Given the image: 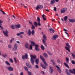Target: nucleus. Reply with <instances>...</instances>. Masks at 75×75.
I'll list each match as a JSON object with an SVG mask.
<instances>
[{"instance_id":"nucleus-49","label":"nucleus","mask_w":75,"mask_h":75,"mask_svg":"<svg viewBox=\"0 0 75 75\" xmlns=\"http://www.w3.org/2000/svg\"><path fill=\"white\" fill-rule=\"evenodd\" d=\"M65 72L67 73V74L69 73V72L68 70L67 69H66V70L65 71Z\"/></svg>"},{"instance_id":"nucleus-16","label":"nucleus","mask_w":75,"mask_h":75,"mask_svg":"<svg viewBox=\"0 0 75 75\" xmlns=\"http://www.w3.org/2000/svg\"><path fill=\"white\" fill-rule=\"evenodd\" d=\"M43 55L44 57H45V58H48V56L47 54L46 53H43Z\"/></svg>"},{"instance_id":"nucleus-29","label":"nucleus","mask_w":75,"mask_h":75,"mask_svg":"<svg viewBox=\"0 0 75 75\" xmlns=\"http://www.w3.org/2000/svg\"><path fill=\"white\" fill-rule=\"evenodd\" d=\"M41 49H42V50H45V48H44V46H43V45H41Z\"/></svg>"},{"instance_id":"nucleus-28","label":"nucleus","mask_w":75,"mask_h":75,"mask_svg":"<svg viewBox=\"0 0 75 75\" xmlns=\"http://www.w3.org/2000/svg\"><path fill=\"white\" fill-rule=\"evenodd\" d=\"M34 24L35 27H37L38 25V24H37V23L36 22H34Z\"/></svg>"},{"instance_id":"nucleus-7","label":"nucleus","mask_w":75,"mask_h":75,"mask_svg":"<svg viewBox=\"0 0 75 75\" xmlns=\"http://www.w3.org/2000/svg\"><path fill=\"white\" fill-rule=\"evenodd\" d=\"M3 33L6 37H8V31L7 30H6V31L3 30Z\"/></svg>"},{"instance_id":"nucleus-38","label":"nucleus","mask_w":75,"mask_h":75,"mask_svg":"<svg viewBox=\"0 0 75 75\" xmlns=\"http://www.w3.org/2000/svg\"><path fill=\"white\" fill-rule=\"evenodd\" d=\"M25 47L26 48H28V44L27 43L25 44Z\"/></svg>"},{"instance_id":"nucleus-21","label":"nucleus","mask_w":75,"mask_h":75,"mask_svg":"<svg viewBox=\"0 0 75 75\" xmlns=\"http://www.w3.org/2000/svg\"><path fill=\"white\" fill-rule=\"evenodd\" d=\"M39 61V59L37 58L35 60V62L37 64H38V62Z\"/></svg>"},{"instance_id":"nucleus-9","label":"nucleus","mask_w":75,"mask_h":75,"mask_svg":"<svg viewBox=\"0 0 75 75\" xmlns=\"http://www.w3.org/2000/svg\"><path fill=\"white\" fill-rule=\"evenodd\" d=\"M7 69L9 71H13V67L11 66L8 67L7 68Z\"/></svg>"},{"instance_id":"nucleus-1","label":"nucleus","mask_w":75,"mask_h":75,"mask_svg":"<svg viewBox=\"0 0 75 75\" xmlns=\"http://www.w3.org/2000/svg\"><path fill=\"white\" fill-rule=\"evenodd\" d=\"M31 44L32 46H33V47H34V46H35V50H36V51H40V49H39L38 48L39 46L38 45L35 44V42L33 41H31Z\"/></svg>"},{"instance_id":"nucleus-36","label":"nucleus","mask_w":75,"mask_h":75,"mask_svg":"<svg viewBox=\"0 0 75 75\" xmlns=\"http://www.w3.org/2000/svg\"><path fill=\"white\" fill-rule=\"evenodd\" d=\"M35 27L33 25H32V27L31 28V29H32V30H34V29H35Z\"/></svg>"},{"instance_id":"nucleus-54","label":"nucleus","mask_w":75,"mask_h":75,"mask_svg":"<svg viewBox=\"0 0 75 75\" xmlns=\"http://www.w3.org/2000/svg\"><path fill=\"white\" fill-rule=\"evenodd\" d=\"M38 25L39 26H41V23H40V22H38Z\"/></svg>"},{"instance_id":"nucleus-35","label":"nucleus","mask_w":75,"mask_h":75,"mask_svg":"<svg viewBox=\"0 0 75 75\" xmlns=\"http://www.w3.org/2000/svg\"><path fill=\"white\" fill-rule=\"evenodd\" d=\"M51 61L53 63V65H55V62H54V60L51 59Z\"/></svg>"},{"instance_id":"nucleus-31","label":"nucleus","mask_w":75,"mask_h":75,"mask_svg":"<svg viewBox=\"0 0 75 75\" xmlns=\"http://www.w3.org/2000/svg\"><path fill=\"white\" fill-rule=\"evenodd\" d=\"M54 3H55V1L54 0H53L51 1L50 4H51L52 5Z\"/></svg>"},{"instance_id":"nucleus-40","label":"nucleus","mask_w":75,"mask_h":75,"mask_svg":"<svg viewBox=\"0 0 75 75\" xmlns=\"http://www.w3.org/2000/svg\"><path fill=\"white\" fill-rule=\"evenodd\" d=\"M8 47L10 48V49H11L12 47V45H8Z\"/></svg>"},{"instance_id":"nucleus-46","label":"nucleus","mask_w":75,"mask_h":75,"mask_svg":"<svg viewBox=\"0 0 75 75\" xmlns=\"http://www.w3.org/2000/svg\"><path fill=\"white\" fill-rule=\"evenodd\" d=\"M73 74H75V69H73Z\"/></svg>"},{"instance_id":"nucleus-43","label":"nucleus","mask_w":75,"mask_h":75,"mask_svg":"<svg viewBox=\"0 0 75 75\" xmlns=\"http://www.w3.org/2000/svg\"><path fill=\"white\" fill-rule=\"evenodd\" d=\"M41 74H43V75H45V73H44V72L43 71H41L40 72Z\"/></svg>"},{"instance_id":"nucleus-14","label":"nucleus","mask_w":75,"mask_h":75,"mask_svg":"<svg viewBox=\"0 0 75 75\" xmlns=\"http://www.w3.org/2000/svg\"><path fill=\"white\" fill-rule=\"evenodd\" d=\"M69 20L70 22L71 23H74L75 22V19L74 18L72 19H69Z\"/></svg>"},{"instance_id":"nucleus-8","label":"nucleus","mask_w":75,"mask_h":75,"mask_svg":"<svg viewBox=\"0 0 75 75\" xmlns=\"http://www.w3.org/2000/svg\"><path fill=\"white\" fill-rule=\"evenodd\" d=\"M25 58V59H27L28 58V54H27L25 53L24 56V55H23L22 56V58L23 59H24Z\"/></svg>"},{"instance_id":"nucleus-10","label":"nucleus","mask_w":75,"mask_h":75,"mask_svg":"<svg viewBox=\"0 0 75 75\" xmlns=\"http://www.w3.org/2000/svg\"><path fill=\"white\" fill-rule=\"evenodd\" d=\"M53 71H54L53 68L52 67H50V74H52V73H53Z\"/></svg>"},{"instance_id":"nucleus-32","label":"nucleus","mask_w":75,"mask_h":75,"mask_svg":"<svg viewBox=\"0 0 75 75\" xmlns=\"http://www.w3.org/2000/svg\"><path fill=\"white\" fill-rule=\"evenodd\" d=\"M5 64H6V65H9V66L10 65V64L9 63L7 62V61H6L5 62Z\"/></svg>"},{"instance_id":"nucleus-13","label":"nucleus","mask_w":75,"mask_h":75,"mask_svg":"<svg viewBox=\"0 0 75 75\" xmlns=\"http://www.w3.org/2000/svg\"><path fill=\"white\" fill-rule=\"evenodd\" d=\"M58 35H54L53 36V37H52V39L55 40H56V39H57V38H58Z\"/></svg>"},{"instance_id":"nucleus-60","label":"nucleus","mask_w":75,"mask_h":75,"mask_svg":"<svg viewBox=\"0 0 75 75\" xmlns=\"http://www.w3.org/2000/svg\"><path fill=\"white\" fill-rule=\"evenodd\" d=\"M35 67L36 68L38 69L39 68L38 65H36Z\"/></svg>"},{"instance_id":"nucleus-2","label":"nucleus","mask_w":75,"mask_h":75,"mask_svg":"<svg viewBox=\"0 0 75 75\" xmlns=\"http://www.w3.org/2000/svg\"><path fill=\"white\" fill-rule=\"evenodd\" d=\"M42 37L43 39L42 40V42L44 44V46L47 47V43L45 42V41L47 40V36L45 35L44 34L43 35Z\"/></svg>"},{"instance_id":"nucleus-23","label":"nucleus","mask_w":75,"mask_h":75,"mask_svg":"<svg viewBox=\"0 0 75 75\" xmlns=\"http://www.w3.org/2000/svg\"><path fill=\"white\" fill-rule=\"evenodd\" d=\"M66 62H67V64L69 63V58H68V57H66Z\"/></svg>"},{"instance_id":"nucleus-42","label":"nucleus","mask_w":75,"mask_h":75,"mask_svg":"<svg viewBox=\"0 0 75 75\" xmlns=\"http://www.w3.org/2000/svg\"><path fill=\"white\" fill-rule=\"evenodd\" d=\"M28 68H30V69H32V66L30 64L28 66Z\"/></svg>"},{"instance_id":"nucleus-19","label":"nucleus","mask_w":75,"mask_h":75,"mask_svg":"<svg viewBox=\"0 0 75 75\" xmlns=\"http://www.w3.org/2000/svg\"><path fill=\"white\" fill-rule=\"evenodd\" d=\"M1 23H3V22H2L1 20H0V28L1 29V30H3V27L1 25Z\"/></svg>"},{"instance_id":"nucleus-26","label":"nucleus","mask_w":75,"mask_h":75,"mask_svg":"<svg viewBox=\"0 0 75 75\" xmlns=\"http://www.w3.org/2000/svg\"><path fill=\"white\" fill-rule=\"evenodd\" d=\"M2 57H4V58H6V57H7V54H3Z\"/></svg>"},{"instance_id":"nucleus-48","label":"nucleus","mask_w":75,"mask_h":75,"mask_svg":"<svg viewBox=\"0 0 75 75\" xmlns=\"http://www.w3.org/2000/svg\"><path fill=\"white\" fill-rule=\"evenodd\" d=\"M71 62L72 64H75V62L74 60H72L71 61Z\"/></svg>"},{"instance_id":"nucleus-63","label":"nucleus","mask_w":75,"mask_h":75,"mask_svg":"<svg viewBox=\"0 0 75 75\" xmlns=\"http://www.w3.org/2000/svg\"><path fill=\"white\" fill-rule=\"evenodd\" d=\"M16 42L18 43V44H20V41H16Z\"/></svg>"},{"instance_id":"nucleus-44","label":"nucleus","mask_w":75,"mask_h":75,"mask_svg":"<svg viewBox=\"0 0 75 75\" xmlns=\"http://www.w3.org/2000/svg\"><path fill=\"white\" fill-rule=\"evenodd\" d=\"M69 71L70 73H71V74H73V71H72V70L70 69L69 70Z\"/></svg>"},{"instance_id":"nucleus-45","label":"nucleus","mask_w":75,"mask_h":75,"mask_svg":"<svg viewBox=\"0 0 75 75\" xmlns=\"http://www.w3.org/2000/svg\"><path fill=\"white\" fill-rule=\"evenodd\" d=\"M14 40V38H13L12 39H11L10 40L11 43L13 42V41Z\"/></svg>"},{"instance_id":"nucleus-41","label":"nucleus","mask_w":75,"mask_h":75,"mask_svg":"<svg viewBox=\"0 0 75 75\" xmlns=\"http://www.w3.org/2000/svg\"><path fill=\"white\" fill-rule=\"evenodd\" d=\"M71 54V55L74 58H75V55L74 54L72 53Z\"/></svg>"},{"instance_id":"nucleus-64","label":"nucleus","mask_w":75,"mask_h":75,"mask_svg":"<svg viewBox=\"0 0 75 75\" xmlns=\"http://www.w3.org/2000/svg\"><path fill=\"white\" fill-rule=\"evenodd\" d=\"M20 75H23V73L21 72L20 74Z\"/></svg>"},{"instance_id":"nucleus-51","label":"nucleus","mask_w":75,"mask_h":75,"mask_svg":"<svg viewBox=\"0 0 75 75\" xmlns=\"http://www.w3.org/2000/svg\"><path fill=\"white\" fill-rule=\"evenodd\" d=\"M0 11L1 12H2V13L3 14H6V13H4V11H2V10H0Z\"/></svg>"},{"instance_id":"nucleus-58","label":"nucleus","mask_w":75,"mask_h":75,"mask_svg":"<svg viewBox=\"0 0 75 75\" xmlns=\"http://www.w3.org/2000/svg\"><path fill=\"white\" fill-rule=\"evenodd\" d=\"M29 23H30V24H31V25H33V22H30V21H29Z\"/></svg>"},{"instance_id":"nucleus-33","label":"nucleus","mask_w":75,"mask_h":75,"mask_svg":"<svg viewBox=\"0 0 75 75\" xmlns=\"http://www.w3.org/2000/svg\"><path fill=\"white\" fill-rule=\"evenodd\" d=\"M32 35H34V33H35V31H34V30H33L32 31Z\"/></svg>"},{"instance_id":"nucleus-6","label":"nucleus","mask_w":75,"mask_h":75,"mask_svg":"<svg viewBox=\"0 0 75 75\" xmlns=\"http://www.w3.org/2000/svg\"><path fill=\"white\" fill-rule=\"evenodd\" d=\"M43 8V6L42 5H38L37 6L36 9L37 10H38V8L39 9H42Z\"/></svg>"},{"instance_id":"nucleus-50","label":"nucleus","mask_w":75,"mask_h":75,"mask_svg":"<svg viewBox=\"0 0 75 75\" xmlns=\"http://www.w3.org/2000/svg\"><path fill=\"white\" fill-rule=\"evenodd\" d=\"M47 53H48V54H49L50 55H52L53 54H52L50 53V52H47Z\"/></svg>"},{"instance_id":"nucleus-18","label":"nucleus","mask_w":75,"mask_h":75,"mask_svg":"<svg viewBox=\"0 0 75 75\" xmlns=\"http://www.w3.org/2000/svg\"><path fill=\"white\" fill-rule=\"evenodd\" d=\"M31 34V30H28V35L29 36H30Z\"/></svg>"},{"instance_id":"nucleus-62","label":"nucleus","mask_w":75,"mask_h":75,"mask_svg":"<svg viewBox=\"0 0 75 75\" xmlns=\"http://www.w3.org/2000/svg\"><path fill=\"white\" fill-rule=\"evenodd\" d=\"M20 33H18V34H17V36H19V35H20Z\"/></svg>"},{"instance_id":"nucleus-27","label":"nucleus","mask_w":75,"mask_h":75,"mask_svg":"<svg viewBox=\"0 0 75 75\" xmlns=\"http://www.w3.org/2000/svg\"><path fill=\"white\" fill-rule=\"evenodd\" d=\"M15 26L16 28H20V25H15Z\"/></svg>"},{"instance_id":"nucleus-39","label":"nucleus","mask_w":75,"mask_h":75,"mask_svg":"<svg viewBox=\"0 0 75 75\" xmlns=\"http://www.w3.org/2000/svg\"><path fill=\"white\" fill-rule=\"evenodd\" d=\"M13 59L14 60V61H15V63H17V60L16 59V58L14 57L13 58Z\"/></svg>"},{"instance_id":"nucleus-53","label":"nucleus","mask_w":75,"mask_h":75,"mask_svg":"<svg viewBox=\"0 0 75 75\" xmlns=\"http://www.w3.org/2000/svg\"><path fill=\"white\" fill-rule=\"evenodd\" d=\"M28 73L29 75H31V72H30L28 71Z\"/></svg>"},{"instance_id":"nucleus-57","label":"nucleus","mask_w":75,"mask_h":75,"mask_svg":"<svg viewBox=\"0 0 75 75\" xmlns=\"http://www.w3.org/2000/svg\"><path fill=\"white\" fill-rule=\"evenodd\" d=\"M54 10L55 11H57V8H56V7H54Z\"/></svg>"},{"instance_id":"nucleus-4","label":"nucleus","mask_w":75,"mask_h":75,"mask_svg":"<svg viewBox=\"0 0 75 75\" xmlns=\"http://www.w3.org/2000/svg\"><path fill=\"white\" fill-rule=\"evenodd\" d=\"M40 58L41 59V60L43 61L44 64H45L46 66H48V64H47V63L45 62V59L41 55L40 56Z\"/></svg>"},{"instance_id":"nucleus-22","label":"nucleus","mask_w":75,"mask_h":75,"mask_svg":"<svg viewBox=\"0 0 75 75\" xmlns=\"http://www.w3.org/2000/svg\"><path fill=\"white\" fill-rule=\"evenodd\" d=\"M45 15L44 14L42 15V17L43 18V20H44V21H46V20H47V19H46L45 18Z\"/></svg>"},{"instance_id":"nucleus-47","label":"nucleus","mask_w":75,"mask_h":75,"mask_svg":"<svg viewBox=\"0 0 75 75\" xmlns=\"http://www.w3.org/2000/svg\"><path fill=\"white\" fill-rule=\"evenodd\" d=\"M9 61L11 62V63H13V60L12 59H9Z\"/></svg>"},{"instance_id":"nucleus-56","label":"nucleus","mask_w":75,"mask_h":75,"mask_svg":"<svg viewBox=\"0 0 75 75\" xmlns=\"http://www.w3.org/2000/svg\"><path fill=\"white\" fill-rule=\"evenodd\" d=\"M20 34L21 35V34H24V33L23 32H20Z\"/></svg>"},{"instance_id":"nucleus-30","label":"nucleus","mask_w":75,"mask_h":75,"mask_svg":"<svg viewBox=\"0 0 75 75\" xmlns=\"http://www.w3.org/2000/svg\"><path fill=\"white\" fill-rule=\"evenodd\" d=\"M68 19V16H65L64 18V20L65 21H66L67 20V19Z\"/></svg>"},{"instance_id":"nucleus-20","label":"nucleus","mask_w":75,"mask_h":75,"mask_svg":"<svg viewBox=\"0 0 75 75\" xmlns=\"http://www.w3.org/2000/svg\"><path fill=\"white\" fill-rule=\"evenodd\" d=\"M30 62L32 64V65H34V59H31Z\"/></svg>"},{"instance_id":"nucleus-52","label":"nucleus","mask_w":75,"mask_h":75,"mask_svg":"<svg viewBox=\"0 0 75 75\" xmlns=\"http://www.w3.org/2000/svg\"><path fill=\"white\" fill-rule=\"evenodd\" d=\"M11 27L12 29H14V25H11Z\"/></svg>"},{"instance_id":"nucleus-59","label":"nucleus","mask_w":75,"mask_h":75,"mask_svg":"<svg viewBox=\"0 0 75 75\" xmlns=\"http://www.w3.org/2000/svg\"><path fill=\"white\" fill-rule=\"evenodd\" d=\"M30 48L31 50H33V47H32V45H30Z\"/></svg>"},{"instance_id":"nucleus-11","label":"nucleus","mask_w":75,"mask_h":75,"mask_svg":"<svg viewBox=\"0 0 75 75\" xmlns=\"http://www.w3.org/2000/svg\"><path fill=\"white\" fill-rule=\"evenodd\" d=\"M56 67L57 69V71L59 72V73H61V70L60 69V68L57 65H56Z\"/></svg>"},{"instance_id":"nucleus-17","label":"nucleus","mask_w":75,"mask_h":75,"mask_svg":"<svg viewBox=\"0 0 75 75\" xmlns=\"http://www.w3.org/2000/svg\"><path fill=\"white\" fill-rule=\"evenodd\" d=\"M49 30L51 33H54V30L52 29V28H50Z\"/></svg>"},{"instance_id":"nucleus-34","label":"nucleus","mask_w":75,"mask_h":75,"mask_svg":"<svg viewBox=\"0 0 75 75\" xmlns=\"http://www.w3.org/2000/svg\"><path fill=\"white\" fill-rule=\"evenodd\" d=\"M24 68L26 71H28V68L27 67H25Z\"/></svg>"},{"instance_id":"nucleus-55","label":"nucleus","mask_w":75,"mask_h":75,"mask_svg":"<svg viewBox=\"0 0 75 75\" xmlns=\"http://www.w3.org/2000/svg\"><path fill=\"white\" fill-rule=\"evenodd\" d=\"M26 65L27 67L28 66L30 65V64L28 63H26Z\"/></svg>"},{"instance_id":"nucleus-24","label":"nucleus","mask_w":75,"mask_h":75,"mask_svg":"<svg viewBox=\"0 0 75 75\" xmlns=\"http://www.w3.org/2000/svg\"><path fill=\"white\" fill-rule=\"evenodd\" d=\"M41 66L42 67V68L43 69H46V68H46V67H45V66H44L43 64H41Z\"/></svg>"},{"instance_id":"nucleus-25","label":"nucleus","mask_w":75,"mask_h":75,"mask_svg":"<svg viewBox=\"0 0 75 75\" xmlns=\"http://www.w3.org/2000/svg\"><path fill=\"white\" fill-rule=\"evenodd\" d=\"M64 65L66 67H67V68H68L69 69V67L68 65L66 63H64Z\"/></svg>"},{"instance_id":"nucleus-3","label":"nucleus","mask_w":75,"mask_h":75,"mask_svg":"<svg viewBox=\"0 0 75 75\" xmlns=\"http://www.w3.org/2000/svg\"><path fill=\"white\" fill-rule=\"evenodd\" d=\"M66 45L68 47H65V49L69 52H70V50H69V48H71V46L69 45V44L68 43H66Z\"/></svg>"},{"instance_id":"nucleus-5","label":"nucleus","mask_w":75,"mask_h":75,"mask_svg":"<svg viewBox=\"0 0 75 75\" xmlns=\"http://www.w3.org/2000/svg\"><path fill=\"white\" fill-rule=\"evenodd\" d=\"M17 48H18L17 44V43H15L13 46V50L14 51H17Z\"/></svg>"},{"instance_id":"nucleus-61","label":"nucleus","mask_w":75,"mask_h":75,"mask_svg":"<svg viewBox=\"0 0 75 75\" xmlns=\"http://www.w3.org/2000/svg\"><path fill=\"white\" fill-rule=\"evenodd\" d=\"M57 63H58L59 64V62H60V61H59V60H58L57 61Z\"/></svg>"},{"instance_id":"nucleus-15","label":"nucleus","mask_w":75,"mask_h":75,"mask_svg":"<svg viewBox=\"0 0 75 75\" xmlns=\"http://www.w3.org/2000/svg\"><path fill=\"white\" fill-rule=\"evenodd\" d=\"M30 57H31V59H32L36 58V56L35 55H30Z\"/></svg>"},{"instance_id":"nucleus-12","label":"nucleus","mask_w":75,"mask_h":75,"mask_svg":"<svg viewBox=\"0 0 75 75\" xmlns=\"http://www.w3.org/2000/svg\"><path fill=\"white\" fill-rule=\"evenodd\" d=\"M66 11H67V8H63L61 9V13H64Z\"/></svg>"},{"instance_id":"nucleus-37","label":"nucleus","mask_w":75,"mask_h":75,"mask_svg":"<svg viewBox=\"0 0 75 75\" xmlns=\"http://www.w3.org/2000/svg\"><path fill=\"white\" fill-rule=\"evenodd\" d=\"M37 20L38 22H40V18L38 17H37Z\"/></svg>"}]
</instances>
